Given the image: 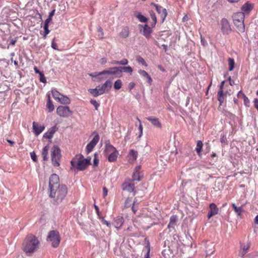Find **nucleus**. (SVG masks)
I'll use <instances>...</instances> for the list:
<instances>
[{
    "mask_svg": "<svg viewBox=\"0 0 258 258\" xmlns=\"http://www.w3.org/2000/svg\"><path fill=\"white\" fill-rule=\"evenodd\" d=\"M40 242L37 238L33 234L28 235L23 244L22 249L28 256L31 255L39 248Z\"/></svg>",
    "mask_w": 258,
    "mask_h": 258,
    "instance_id": "obj_1",
    "label": "nucleus"
},
{
    "mask_svg": "<svg viewBox=\"0 0 258 258\" xmlns=\"http://www.w3.org/2000/svg\"><path fill=\"white\" fill-rule=\"evenodd\" d=\"M91 158H84L81 154L77 155L71 161V169L83 170L90 164Z\"/></svg>",
    "mask_w": 258,
    "mask_h": 258,
    "instance_id": "obj_2",
    "label": "nucleus"
},
{
    "mask_svg": "<svg viewBox=\"0 0 258 258\" xmlns=\"http://www.w3.org/2000/svg\"><path fill=\"white\" fill-rule=\"evenodd\" d=\"M67 192V187L65 185H61L58 187L50 190V197L53 198L54 200L58 204L64 199Z\"/></svg>",
    "mask_w": 258,
    "mask_h": 258,
    "instance_id": "obj_3",
    "label": "nucleus"
},
{
    "mask_svg": "<svg viewBox=\"0 0 258 258\" xmlns=\"http://www.w3.org/2000/svg\"><path fill=\"white\" fill-rule=\"evenodd\" d=\"M244 18L245 15L243 12L236 13L233 15V24L240 33H243L245 31Z\"/></svg>",
    "mask_w": 258,
    "mask_h": 258,
    "instance_id": "obj_4",
    "label": "nucleus"
},
{
    "mask_svg": "<svg viewBox=\"0 0 258 258\" xmlns=\"http://www.w3.org/2000/svg\"><path fill=\"white\" fill-rule=\"evenodd\" d=\"M61 240L60 234L57 230H51L47 235L46 240L51 244L53 248L57 247Z\"/></svg>",
    "mask_w": 258,
    "mask_h": 258,
    "instance_id": "obj_5",
    "label": "nucleus"
},
{
    "mask_svg": "<svg viewBox=\"0 0 258 258\" xmlns=\"http://www.w3.org/2000/svg\"><path fill=\"white\" fill-rule=\"evenodd\" d=\"M105 153L108 156V160L110 162H115L119 154L118 151L112 145L108 144L105 146Z\"/></svg>",
    "mask_w": 258,
    "mask_h": 258,
    "instance_id": "obj_6",
    "label": "nucleus"
},
{
    "mask_svg": "<svg viewBox=\"0 0 258 258\" xmlns=\"http://www.w3.org/2000/svg\"><path fill=\"white\" fill-rule=\"evenodd\" d=\"M225 81H223L220 84L219 89L217 93V99L219 101L220 104L219 107L223 105V104L226 101V98L227 95H230V90L224 91V84Z\"/></svg>",
    "mask_w": 258,
    "mask_h": 258,
    "instance_id": "obj_7",
    "label": "nucleus"
},
{
    "mask_svg": "<svg viewBox=\"0 0 258 258\" xmlns=\"http://www.w3.org/2000/svg\"><path fill=\"white\" fill-rule=\"evenodd\" d=\"M51 157L52 164L54 166L59 165V160L61 158L60 150L57 146H54L51 149Z\"/></svg>",
    "mask_w": 258,
    "mask_h": 258,
    "instance_id": "obj_8",
    "label": "nucleus"
},
{
    "mask_svg": "<svg viewBox=\"0 0 258 258\" xmlns=\"http://www.w3.org/2000/svg\"><path fill=\"white\" fill-rule=\"evenodd\" d=\"M56 112L58 116L62 117H68L73 113L69 106L61 105L57 107Z\"/></svg>",
    "mask_w": 258,
    "mask_h": 258,
    "instance_id": "obj_9",
    "label": "nucleus"
},
{
    "mask_svg": "<svg viewBox=\"0 0 258 258\" xmlns=\"http://www.w3.org/2000/svg\"><path fill=\"white\" fill-rule=\"evenodd\" d=\"M220 24L221 26V31L223 34H228L230 33L231 31V27L227 19H222L220 22Z\"/></svg>",
    "mask_w": 258,
    "mask_h": 258,
    "instance_id": "obj_10",
    "label": "nucleus"
},
{
    "mask_svg": "<svg viewBox=\"0 0 258 258\" xmlns=\"http://www.w3.org/2000/svg\"><path fill=\"white\" fill-rule=\"evenodd\" d=\"M123 190H126L128 192H134V196L135 195L136 192L135 191V184L131 181L130 179H126L122 185Z\"/></svg>",
    "mask_w": 258,
    "mask_h": 258,
    "instance_id": "obj_11",
    "label": "nucleus"
},
{
    "mask_svg": "<svg viewBox=\"0 0 258 258\" xmlns=\"http://www.w3.org/2000/svg\"><path fill=\"white\" fill-rule=\"evenodd\" d=\"M59 179L58 176L56 174L51 175L49 178V188L50 190L54 189V188L58 187L60 186L59 183Z\"/></svg>",
    "mask_w": 258,
    "mask_h": 258,
    "instance_id": "obj_12",
    "label": "nucleus"
},
{
    "mask_svg": "<svg viewBox=\"0 0 258 258\" xmlns=\"http://www.w3.org/2000/svg\"><path fill=\"white\" fill-rule=\"evenodd\" d=\"M152 6H153L157 11V13L160 15L161 18L162 20V21H164V20L165 19L166 16H167V11L164 8H163L162 7L158 6L157 4H155L154 3L151 4Z\"/></svg>",
    "mask_w": 258,
    "mask_h": 258,
    "instance_id": "obj_13",
    "label": "nucleus"
},
{
    "mask_svg": "<svg viewBox=\"0 0 258 258\" xmlns=\"http://www.w3.org/2000/svg\"><path fill=\"white\" fill-rule=\"evenodd\" d=\"M112 87V82L110 80L106 81L101 86H97L100 93L103 94L106 92H108Z\"/></svg>",
    "mask_w": 258,
    "mask_h": 258,
    "instance_id": "obj_14",
    "label": "nucleus"
},
{
    "mask_svg": "<svg viewBox=\"0 0 258 258\" xmlns=\"http://www.w3.org/2000/svg\"><path fill=\"white\" fill-rule=\"evenodd\" d=\"M124 222V219L123 217L119 216L114 218L112 224L117 230H118L121 228Z\"/></svg>",
    "mask_w": 258,
    "mask_h": 258,
    "instance_id": "obj_15",
    "label": "nucleus"
},
{
    "mask_svg": "<svg viewBox=\"0 0 258 258\" xmlns=\"http://www.w3.org/2000/svg\"><path fill=\"white\" fill-rule=\"evenodd\" d=\"M121 72L120 70V68L118 67H113L109 68L108 70H104L102 72H101L98 73V76H101L103 75H115L117 74L118 72Z\"/></svg>",
    "mask_w": 258,
    "mask_h": 258,
    "instance_id": "obj_16",
    "label": "nucleus"
},
{
    "mask_svg": "<svg viewBox=\"0 0 258 258\" xmlns=\"http://www.w3.org/2000/svg\"><path fill=\"white\" fill-rule=\"evenodd\" d=\"M44 128V125H39L38 123L35 122H33V132L36 136H38L41 133Z\"/></svg>",
    "mask_w": 258,
    "mask_h": 258,
    "instance_id": "obj_17",
    "label": "nucleus"
},
{
    "mask_svg": "<svg viewBox=\"0 0 258 258\" xmlns=\"http://www.w3.org/2000/svg\"><path fill=\"white\" fill-rule=\"evenodd\" d=\"M210 210L208 214L209 219L211 218L213 216L217 214L218 212V209L216 205L214 203H212L210 205Z\"/></svg>",
    "mask_w": 258,
    "mask_h": 258,
    "instance_id": "obj_18",
    "label": "nucleus"
},
{
    "mask_svg": "<svg viewBox=\"0 0 258 258\" xmlns=\"http://www.w3.org/2000/svg\"><path fill=\"white\" fill-rule=\"evenodd\" d=\"M146 119L149 120L154 126L159 128H162V124L158 118L154 116H149L146 117Z\"/></svg>",
    "mask_w": 258,
    "mask_h": 258,
    "instance_id": "obj_19",
    "label": "nucleus"
},
{
    "mask_svg": "<svg viewBox=\"0 0 258 258\" xmlns=\"http://www.w3.org/2000/svg\"><path fill=\"white\" fill-rule=\"evenodd\" d=\"M139 26L140 27H142L143 28L142 31L143 35L145 36L147 38H149L152 31L151 28L150 27H149L147 24L145 25L144 26L140 25Z\"/></svg>",
    "mask_w": 258,
    "mask_h": 258,
    "instance_id": "obj_20",
    "label": "nucleus"
},
{
    "mask_svg": "<svg viewBox=\"0 0 258 258\" xmlns=\"http://www.w3.org/2000/svg\"><path fill=\"white\" fill-rule=\"evenodd\" d=\"M253 5L247 2L241 7L243 13H249L253 9Z\"/></svg>",
    "mask_w": 258,
    "mask_h": 258,
    "instance_id": "obj_21",
    "label": "nucleus"
},
{
    "mask_svg": "<svg viewBox=\"0 0 258 258\" xmlns=\"http://www.w3.org/2000/svg\"><path fill=\"white\" fill-rule=\"evenodd\" d=\"M140 75L144 78H146L147 79L148 83L151 85L152 83V79L150 76V75L144 70H140L138 71Z\"/></svg>",
    "mask_w": 258,
    "mask_h": 258,
    "instance_id": "obj_22",
    "label": "nucleus"
},
{
    "mask_svg": "<svg viewBox=\"0 0 258 258\" xmlns=\"http://www.w3.org/2000/svg\"><path fill=\"white\" fill-rule=\"evenodd\" d=\"M177 221V216L172 215L170 218V221L168 225V228H174V226L176 225Z\"/></svg>",
    "mask_w": 258,
    "mask_h": 258,
    "instance_id": "obj_23",
    "label": "nucleus"
},
{
    "mask_svg": "<svg viewBox=\"0 0 258 258\" xmlns=\"http://www.w3.org/2000/svg\"><path fill=\"white\" fill-rule=\"evenodd\" d=\"M119 36L122 38H126L129 35V29L127 27H123L119 33Z\"/></svg>",
    "mask_w": 258,
    "mask_h": 258,
    "instance_id": "obj_24",
    "label": "nucleus"
},
{
    "mask_svg": "<svg viewBox=\"0 0 258 258\" xmlns=\"http://www.w3.org/2000/svg\"><path fill=\"white\" fill-rule=\"evenodd\" d=\"M58 101L63 104H69L71 103V99L67 96L62 95Z\"/></svg>",
    "mask_w": 258,
    "mask_h": 258,
    "instance_id": "obj_25",
    "label": "nucleus"
},
{
    "mask_svg": "<svg viewBox=\"0 0 258 258\" xmlns=\"http://www.w3.org/2000/svg\"><path fill=\"white\" fill-rule=\"evenodd\" d=\"M138 152L134 149H131L130 150L128 156L130 158V159H132L134 161L136 160L138 157Z\"/></svg>",
    "mask_w": 258,
    "mask_h": 258,
    "instance_id": "obj_26",
    "label": "nucleus"
},
{
    "mask_svg": "<svg viewBox=\"0 0 258 258\" xmlns=\"http://www.w3.org/2000/svg\"><path fill=\"white\" fill-rule=\"evenodd\" d=\"M49 149V145L45 146L42 150V156L44 160H47L48 159V150Z\"/></svg>",
    "mask_w": 258,
    "mask_h": 258,
    "instance_id": "obj_27",
    "label": "nucleus"
},
{
    "mask_svg": "<svg viewBox=\"0 0 258 258\" xmlns=\"http://www.w3.org/2000/svg\"><path fill=\"white\" fill-rule=\"evenodd\" d=\"M46 107L48 112H51L54 109V106L51 100L50 99V95H48V101L46 103Z\"/></svg>",
    "mask_w": 258,
    "mask_h": 258,
    "instance_id": "obj_28",
    "label": "nucleus"
},
{
    "mask_svg": "<svg viewBox=\"0 0 258 258\" xmlns=\"http://www.w3.org/2000/svg\"><path fill=\"white\" fill-rule=\"evenodd\" d=\"M203 146V143H202V142L201 141H198L197 142V147H196V151L197 152V153L199 155V156H200L201 155V152L202 151Z\"/></svg>",
    "mask_w": 258,
    "mask_h": 258,
    "instance_id": "obj_29",
    "label": "nucleus"
},
{
    "mask_svg": "<svg viewBox=\"0 0 258 258\" xmlns=\"http://www.w3.org/2000/svg\"><path fill=\"white\" fill-rule=\"evenodd\" d=\"M55 127L54 126V127H53L51 128V130L49 132H48L45 133L44 136H43L44 137L46 138V139H50L52 138V136H53V135L55 132Z\"/></svg>",
    "mask_w": 258,
    "mask_h": 258,
    "instance_id": "obj_30",
    "label": "nucleus"
},
{
    "mask_svg": "<svg viewBox=\"0 0 258 258\" xmlns=\"http://www.w3.org/2000/svg\"><path fill=\"white\" fill-rule=\"evenodd\" d=\"M133 202L132 198H127L125 201L124 208H128L132 207L133 205Z\"/></svg>",
    "mask_w": 258,
    "mask_h": 258,
    "instance_id": "obj_31",
    "label": "nucleus"
},
{
    "mask_svg": "<svg viewBox=\"0 0 258 258\" xmlns=\"http://www.w3.org/2000/svg\"><path fill=\"white\" fill-rule=\"evenodd\" d=\"M52 95L54 99L56 100H57L59 99L61 96L62 95L60 94L57 90L56 89H53L51 91Z\"/></svg>",
    "mask_w": 258,
    "mask_h": 258,
    "instance_id": "obj_32",
    "label": "nucleus"
},
{
    "mask_svg": "<svg viewBox=\"0 0 258 258\" xmlns=\"http://www.w3.org/2000/svg\"><path fill=\"white\" fill-rule=\"evenodd\" d=\"M228 66H229V71H232L233 70L235 67V61L234 59L232 58H229L228 59Z\"/></svg>",
    "mask_w": 258,
    "mask_h": 258,
    "instance_id": "obj_33",
    "label": "nucleus"
},
{
    "mask_svg": "<svg viewBox=\"0 0 258 258\" xmlns=\"http://www.w3.org/2000/svg\"><path fill=\"white\" fill-rule=\"evenodd\" d=\"M88 91L94 97H97L100 95H101L97 87L95 89H90Z\"/></svg>",
    "mask_w": 258,
    "mask_h": 258,
    "instance_id": "obj_34",
    "label": "nucleus"
},
{
    "mask_svg": "<svg viewBox=\"0 0 258 258\" xmlns=\"http://www.w3.org/2000/svg\"><path fill=\"white\" fill-rule=\"evenodd\" d=\"M143 251L145 252L144 258H150V247L149 244L144 247Z\"/></svg>",
    "mask_w": 258,
    "mask_h": 258,
    "instance_id": "obj_35",
    "label": "nucleus"
},
{
    "mask_svg": "<svg viewBox=\"0 0 258 258\" xmlns=\"http://www.w3.org/2000/svg\"><path fill=\"white\" fill-rule=\"evenodd\" d=\"M232 206L234 209L235 212L238 215L240 216L242 211V208L241 207H237L235 204H232Z\"/></svg>",
    "mask_w": 258,
    "mask_h": 258,
    "instance_id": "obj_36",
    "label": "nucleus"
},
{
    "mask_svg": "<svg viewBox=\"0 0 258 258\" xmlns=\"http://www.w3.org/2000/svg\"><path fill=\"white\" fill-rule=\"evenodd\" d=\"M150 15L151 19L153 20V23H152L151 26L152 27H155V26L157 23V18H156V15H155V14L154 13V12L153 11H151L150 12Z\"/></svg>",
    "mask_w": 258,
    "mask_h": 258,
    "instance_id": "obj_37",
    "label": "nucleus"
},
{
    "mask_svg": "<svg viewBox=\"0 0 258 258\" xmlns=\"http://www.w3.org/2000/svg\"><path fill=\"white\" fill-rule=\"evenodd\" d=\"M119 68H120V70H121V71H122L123 72H124L125 73H129L130 74H131L133 71V69L130 66L123 67H120Z\"/></svg>",
    "mask_w": 258,
    "mask_h": 258,
    "instance_id": "obj_38",
    "label": "nucleus"
},
{
    "mask_svg": "<svg viewBox=\"0 0 258 258\" xmlns=\"http://www.w3.org/2000/svg\"><path fill=\"white\" fill-rule=\"evenodd\" d=\"M249 248V245H244L243 248L241 249L240 251V254L242 257H243L244 255L246 253L248 250Z\"/></svg>",
    "mask_w": 258,
    "mask_h": 258,
    "instance_id": "obj_39",
    "label": "nucleus"
},
{
    "mask_svg": "<svg viewBox=\"0 0 258 258\" xmlns=\"http://www.w3.org/2000/svg\"><path fill=\"white\" fill-rule=\"evenodd\" d=\"M99 136L98 134H96L95 136L94 137L93 139L91 140V141L89 143L94 146H95L96 144L98 143L99 140Z\"/></svg>",
    "mask_w": 258,
    "mask_h": 258,
    "instance_id": "obj_40",
    "label": "nucleus"
},
{
    "mask_svg": "<svg viewBox=\"0 0 258 258\" xmlns=\"http://www.w3.org/2000/svg\"><path fill=\"white\" fill-rule=\"evenodd\" d=\"M55 10H53L49 14L48 18L45 21L44 24H48L52 20V17L54 16Z\"/></svg>",
    "mask_w": 258,
    "mask_h": 258,
    "instance_id": "obj_41",
    "label": "nucleus"
},
{
    "mask_svg": "<svg viewBox=\"0 0 258 258\" xmlns=\"http://www.w3.org/2000/svg\"><path fill=\"white\" fill-rule=\"evenodd\" d=\"M138 209V203H137V200L135 199L132 206V210L134 214H136Z\"/></svg>",
    "mask_w": 258,
    "mask_h": 258,
    "instance_id": "obj_42",
    "label": "nucleus"
},
{
    "mask_svg": "<svg viewBox=\"0 0 258 258\" xmlns=\"http://www.w3.org/2000/svg\"><path fill=\"white\" fill-rule=\"evenodd\" d=\"M122 86V82L120 79L117 80L114 84V88L118 90L121 88Z\"/></svg>",
    "mask_w": 258,
    "mask_h": 258,
    "instance_id": "obj_43",
    "label": "nucleus"
},
{
    "mask_svg": "<svg viewBox=\"0 0 258 258\" xmlns=\"http://www.w3.org/2000/svg\"><path fill=\"white\" fill-rule=\"evenodd\" d=\"M137 18L138 19V20L143 23H146L147 22V18L145 17L144 16L142 15L141 14H138L136 16Z\"/></svg>",
    "mask_w": 258,
    "mask_h": 258,
    "instance_id": "obj_44",
    "label": "nucleus"
},
{
    "mask_svg": "<svg viewBox=\"0 0 258 258\" xmlns=\"http://www.w3.org/2000/svg\"><path fill=\"white\" fill-rule=\"evenodd\" d=\"M132 178H133V181L137 180V181H139L141 180V177L140 175V173L134 172L133 173Z\"/></svg>",
    "mask_w": 258,
    "mask_h": 258,
    "instance_id": "obj_45",
    "label": "nucleus"
},
{
    "mask_svg": "<svg viewBox=\"0 0 258 258\" xmlns=\"http://www.w3.org/2000/svg\"><path fill=\"white\" fill-rule=\"evenodd\" d=\"M113 63L116 64L126 65L128 63V60L127 59L124 58L120 61H114Z\"/></svg>",
    "mask_w": 258,
    "mask_h": 258,
    "instance_id": "obj_46",
    "label": "nucleus"
},
{
    "mask_svg": "<svg viewBox=\"0 0 258 258\" xmlns=\"http://www.w3.org/2000/svg\"><path fill=\"white\" fill-rule=\"evenodd\" d=\"M48 27H49L48 24H44V34L43 37V38L44 39H45L46 38L47 35L50 32V31L48 29Z\"/></svg>",
    "mask_w": 258,
    "mask_h": 258,
    "instance_id": "obj_47",
    "label": "nucleus"
},
{
    "mask_svg": "<svg viewBox=\"0 0 258 258\" xmlns=\"http://www.w3.org/2000/svg\"><path fill=\"white\" fill-rule=\"evenodd\" d=\"M137 60L139 63H142L143 66L146 67L147 66V63L142 57L140 56H138L137 58Z\"/></svg>",
    "mask_w": 258,
    "mask_h": 258,
    "instance_id": "obj_48",
    "label": "nucleus"
},
{
    "mask_svg": "<svg viewBox=\"0 0 258 258\" xmlns=\"http://www.w3.org/2000/svg\"><path fill=\"white\" fill-rule=\"evenodd\" d=\"M137 120H138V121L139 122V130L140 131V134L139 135V137H141L142 135H143V126H142V123H141V120L138 117L137 118Z\"/></svg>",
    "mask_w": 258,
    "mask_h": 258,
    "instance_id": "obj_49",
    "label": "nucleus"
},
{
    "mask_svg": "<svg viewBox=\"0 0 258 258\" xmlns=\"http://www.w3.org/2000/svg\"><path fill=\"white\" fill-rule=\"evenodd\" d=\"M90 103L94 106L96 110H97L98 108L100 106V104L95 100L91 99L90 100Z\"/></svg>",
    "mask_w": 258,
    "mask_h": 258,
    "instance_id": "obj_50",
    "label": "nucleus"
},
{
    "mask_svg": "<svg viewBox=\"0 0 258 258\" xmlns=\"http://www.w3.org/2000/svg\"><path fill=\"white\" fill-rule=\"evenodd\" d=\"M95 147V146H94L93 145H92V144H91L90 143H89L87 146H86V152L89 153L90 152H91L92 150L93 149V148Z\"/></svg>",
    "mask_w": 258,
    "mask_h": 258,
    "instance_id": "obj_51",
    "label": "nucleus"
},
{
    "mask_svg": "<svg viewBox=\"0 0 258 258\" xmlns=\"http://www.w3.org/2000/svg\"><path fill=\"white\" fill-rule=\"evenodd\" d=\"M97 29H98V32L99 33V34L98 35L99 37H100V39H103V35H104V32H103V29L100 26H99L98 27Z\"/></svg>",
    "mask_w": 258,
    "mask_h": 258,
    "instance_id": "obj_52",
    "label": "nucleus"
},
{
    "mask_svg": "<svg viewBox=\"0 0 258 258\" xmlns=\"http://www.w3.org/2000/svg\"><path fill=\"white\" fill-rule=\"evenodd\" d=\"M30 156L33 161L36 162L37 161V156L35 152H32L30 153Z\"/></svg>",
    "mask_w": 258,
    "mask_h": 258,
    "instance_id": "obj_53",
    "label": "nucleus"
},
{
    "mask_svg": "<svg viewBox=\"0 0 258 258\" xmlns=\"http://www.w3.org/2000/svg\"><path fill=\"white\" fill-rule=\"evenodd\" d=\"M40 81L42 83L46 82V78L43 73L40 74Z\"/></svg>",
    "mask_w": 258,
    "mask_h": 258,
    "instance_id": "obj_54",
    "label": "nucleus"
},
{
    "mask_svg": "<svg viewBox=\"0 0 258 258\" xmlns=\"http://www.w3.org/2000/svg\"><path fill=\"white\" fill-rule=\"evenodd\" d=\"M51 47L54 49L58 50L57 45L56 43L54 41V39H53L51 42Z\"/></svg>",
    "mask_w": 258,
    "mask_h": 258,
    "instance_id": "obj_55",
    "label": "nucleus"
},
{
    "mask_svg": "<svg viewBox=\"0 0 258 258\" xmlns=\"http://www.w3.org/2000/svg\"><path fill=\"white\" fill-rule=\"evenodd\" d=\"M98 164V159L97 158V154H94V158L93 160V164L94 166H97Z\"/></svg>",
    "mask_w": 258,
    "mask_h": 258,
    "instance_id": "obj_56",
    "label": "nucleus"
},
{
    "mask_svg": "<svg viewBox=\"0 0 258 258\" xmlns=\"http://www.w3.org/2000/svg\"><path fill=\"white\" fill-rule=\"evenodd\" d=\"M243 98L244 104L246 106H248L249 105V100L248 98L246 96H244L243 97Z\"/></svg>",
    "mask_w": 258,
    "mask_h": 258,
    "instance_id": "obj_57",
    "label": "nucleus"
},
{
    "mask_svg": "<svg viewBox=\"0 0 258 258\" xmlns=\"http://www.w3.org/2000/svg\"><path fill=\"white\" fill-rule=\"evenodd\" d=\"M135 86V83L134 82H131L129 83L128 88L129 91H131Z\"/></svg>",
    "mask_w": 258,
    "mask_h": 258,
    "instance_id": "obj_58",
    "label": "nucleus"
},
{
    "mask_svg": "<svg viewBox=\"0 0 258 258\" xmlns=\"http://www.w3.org/2000/svg\"><path fill=\"white\" fill-rule=\"evenodd\" d=\"M214 251V250L213 247H212V248H211V249H209V250L206 249V252L207 255H209L212 254Z\"/></svg>",
    "mask_w": 258,
    "mask_h": 258,
    "instance_id": "obj_59",
    "label": "nucleus"
},
{
    "mask_svg": "<svg viewBox=\"0 0 258 258\" xmlns=\"http://www.w3.org/2000/svg\"><path fill=\"white\" fill-rule=\"evenodd\" d=\"M107 193H108V190H107V188L106 187H104L103 188V196L104 198H105L107 196Z\"/></svg>",
    "mask_w": 258,
    "mask_h": 258,
    "instance_id": "obj_60",
    "label": "nucleus"
},
{
    "mask_svg": "<svg viewBox=\"0 0 258 258\" xmlns=\"http://www.w3.org/2000/svg\"><path fill=\"white\" fill-rule=\"evenodd\" d=\"M244 96H245V95L241 91H239L238 93L237 96L238 98H243Z\"/></svg>",
    "mask_w": 258,
    "mask_h": 258,
    "instance_id": "obj_61",
    "label": "nucleus"
},
{
    "mask_svg": "<svg viewBox=\"0 0 258 258\" xmlns=\"http://www.w3.org/2000/svg\"><path fill=\"white\" fill-rule=\"evenodd\" d=\"M94 208H95V210L96 211V214L98 215H99V213H100L99 207L97 205H94Z\"/></svg>",
    "mask_w": 258,
    "mask_h": 258,
    "instance_id": "obj_62",
    "label": "nucleus"
},
{
    "mask_svg": "<svg viewBox=\"0 0 258 258\" xmlns=\"http://www.w3.org/2000/svg\"><path fill=\"white\" fill-rule=\"evenodd\" d=\"M100 62L101 64H104L106 63L107 60L105 58H102L100 59Z\"/></svg>",
    "mask_w": 258,
    "mask_h": 258,
    "instance_id": "obj_63",
    "label": "nucleus"
},
{
    "mask_svg": "<svg viewBox=\"0 0 258 258\" xmlns=\"http://www.w3.org/2000/svg\"><path fill=\"white\" fill-rule=\"evenodd\" d=\"M201 43L203 45L205 46L207 44V42L201 36Z\"/></svg>",
    "mask_w": 258,
    "mask_h": 258,
    "instance_id": "obj_64",
    "label": "nucleus"
}]
</instances>
